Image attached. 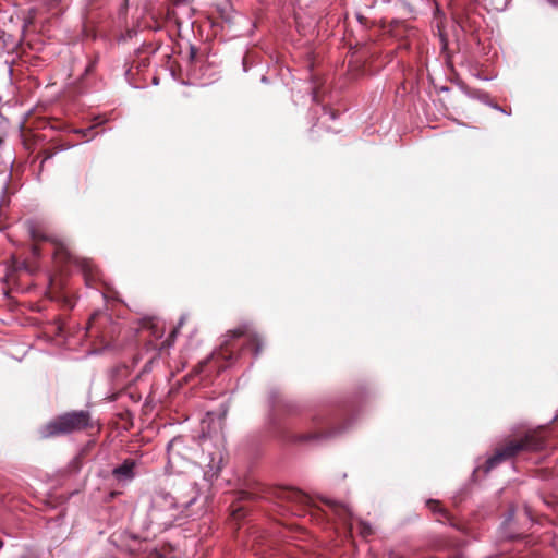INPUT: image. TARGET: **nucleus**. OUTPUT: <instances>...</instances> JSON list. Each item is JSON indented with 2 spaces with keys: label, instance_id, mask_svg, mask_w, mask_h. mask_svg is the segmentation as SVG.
I'll return each instance as SVG.
<instances>
[{
  "label": "nucleus",
  "instance_id": "obj_1",
  "mask_svg": "<svg viewBox=\"0 0 558 558\" xmlns=\"http://www.w3.org/2000/svg\"><path fill=\"white\" fill-rule=\"evenodd\" d=\"M545 442V438L536 432L526 434L520 440H510L505 446L498 448L495 453L486 461L485 472H489L496 465L514 457L522 450H541L544 448Z\"/></svg>",
  "mask_w": 558,
  "mask_h": 558
},
{
  "label": "nucleus",
  "instance_id": "obj_2",
  "mask_svg": "<svg viewBox=\"0 0 558 558\" xmlns=\"http://www.w3.org/2000/svg\"><path fill=\"white\" fill-rule=\"evenodd\" d=\"M89 424V413L86 411L69 412L50 421L40 428L43 438L60 436L81 430Z\"/></svg>",
  "mask_w": 558,
  "mask_h": 558
},
{
  "label": "nucleus",
  "instance_id": "obj_3",
  "mask_svg": "<svg viewBox=\"0 0 558 558\" xmlns=\"http://www.w3.org/2000/svg\"><path fill=\"white\" fill-rule=\"evenodd\" d=\"M198 498V489L195 483L182 481L174 492H158L154 497L157 506H162V499H170V507L180 508V512L184 513Z\"/></svg>",
  "mask_w": 558,
  "mask_h": 558
},
{
  "label": "nucleus",
  "instance_id": "obj_4",
  "mask_svg": "<svg viewBox=\"0 0 558 558\" xmlns=\"http://www.w3.org/2000/svg\"><path fill=\"white\" fill-rule=\"evenodd\" d=\"M170 463H177L180 459H189L185 452L183 437H174L167 447Z\"/></svg>",
  "mask_w": 558,
  "mask_h": 558
},
{
  "label": "nucleus",
  "instance_id": "obj_5",
  "mask_svg": "<svg viewBox=\"0 0 558 558\" xmlns=\"http://www.w3.org/2000/svg\"><path fill=\"white\" fill-rule=\"evenodd\" d=\"M136 462L132 459H125L122 464L112 470V475L118 481L130 482L134 478V468Z\"/></svg>",
  "mask_w": 558,
  "mask_h": 558
},
{
  "label": "nucleus",
  "instance_id": "obj_6",
  "mask_svg": "<svg viewBox=\"0 0 558 558\" xmlns=\"http://www.w3.org/2000/svg\"><path fill=\"white\" fill-rule=\"evenodd\" d=\"M221 456L217 454V457H213L210 462L207 464V470L205 471V478L208 481H213L216 478L221 470Z\"/></svg>",
  "mask_w": 558,
  "mask_h": 558
},
{
  "label": "nucleus",
  "instance_id": "obj_7",
  "mask_svg": "<svg viewBox=\"0 0 558 558\" xmlns=\"http://www.w3.org/2000/svg\"><path fill=\"white\" fill-rule=\"evenodd\" d=\"M28 233L33 241H47L49 238L33 222H28Z\"/></svg>",
  "mask_w": 558,
  "mask_h": 558
},
{
  "label": "nucleus",
  "instance_id": "obj_8",
  "mask_svg": "<svg viewBox=\"0 0 558 558\" xmlns=\"http://www.w3.org/2000/svg\"><path fill=\"white\" fill-rule=\"evenodd\" d=\"M331 507L335 509V511L339 515H342V514L351 515V510L345 505H340V504H337V502L332 501L331 502Z\"/></svg>",
  "mask_w": 558,
  "mask_h": 558
},
{
  "label": "nucleus",
  "instance_id": "obj_9",
  "mask_svg": "<svg viewBox=\"0 0 558 558\" xmlns=\"http://www.w3.org/2000/svg\"><path fill=\"white\" fill-rule=\"evenodd\" d=\"M251 344L253 345V353L257 356L262 351V342L257 336L251 338Z\"/></svg>",
  "mask_w": 558,
  "mask_h": 558
},
{
  "label": "nucleus",
  "instance_id": "obj_10",
  "mask_svg": "<svg viewBox=\"0 0 558 558\" xmlns=\"http://www.w3.org/2000/svg\"><path fill=\"white\" fill-rule=\"evenodd\" d=\"M153 508L160 511L177 509V507H170V499H162V506H157L153 501ZM178 510H180V508H178Z\"/></svg>",
  "mask_w": 558,
  "mask_h": 558
},
{
  "label": "nucleus",
  "instance_id": "obj_11",
  "mask_svg": "<svg viewBox=\"0 0 558 558\" xmlns=\"http://www.w3.org/2000/svg\"><path fill=\"white\" fill-rule=\"evenodd\" d=\"M228 345H229V344H228V341H226V342L223 343L222 348L220 349V351H219V352H216V353L214 354L213 359H214V360H218V359H220V357H223V359H225V357H227V355L229 356V355H230V353H229V351H228Z\"/></svg>",
  "mask_w": 558,
  "mask_h": 558
},
{
  "label": "nucleus",
  "instance_id": "obj_12",
  "mask_svg": "<svg viewBox=\"0 0 558 558\" xmlns=\"http://www.w3.org/2000/svg\"><path fill=\"white\" fill-rule=\"evenodd\" d=\"M360 533L363 537H367L372 534V526L367 523L361 522L360 523Z\"/></svg>",
  "mask_w": 558,
  "mask_h": 558
},
{
  "label": "nucleus",
  "instance_id": "obj_13",
  "mask_svg": "<svg viewBox=\"0 0 558 558\" xmlns=\"http://www.w3.org/2000/svg\"><path fill=\"white\" fill-rule=\"evenodd\" d=\"M427 506L434 511V512H439L441 515H446L445 514V511L442 509H440L438 502L436 500H428L427 501Z\"/></svg>",
  "mask_w": 558,
  "mask_h": 558
},
{
  "label": "nucleus",
  "instance_id": "obj_14",
  "mask_svg": "<svg viewBox=\"0 0 558 558\" xmlns=\"http://www.w3.org/2000/svg\"><path fill=\"white\" fill-rule=\"evenodd\" d=\"M242 335H243V331L241 329H236V330L231 331L230 335H228V336L231 338H239Z\"/></svg>",
  "mask_w": 558,
  "mask_h": 558
},
{
  "label": "nucleus",
  "instance_id": "obj_15",
  "mask_svg": "<svg viewBox=\"0 0 558 558\" xmlns=\"http://www.w3.org/2000/svg\"><path fill=\"white\" fill-rule=\"evenodd\" d=\"M62 2V0H48V5L50 8H56L57 5H59L60 3Z\"/></svg>",
  "mask_w": 558,
  "mask_h": 558
},
{
  "label": "nucleus",
  "instance_id": "obj_16",
  "mask_svg": "<svg viewBox=\"0 0 558 558\" xmlns=\"http://www.w3.org/2000/svg\"><path fill=\"white\" fill-rule=\"evenodd\" d=\"M33 254H34V255H38V254H39V251H38L37 245H34V246H33Z\"/></svg>",
  "mask_w": 558,
  "mask_h": 558
},
{
  "label": "nucleus",
  "instance_id": "obj_17",
  "mask_svg": "<svg viewBox=\"0 0 558 558\" xmlns=\"http://www.w3.org/2000/svg\"><path fill=\"white\" fill-rule=\"evenodd\" d=\"M317 92L313 90V101H317Z\"/></svg>",
  "mask_w": 558,
  "mask_h": 558
},
{
  "label": "nucleus",
  "instance_id": "obj_18",
  "mask_svg": "<svg viewBox=\"0 0 558 558\" xmlns=\"http://www.w3.org/2000/svg\"><path fill=\"white\" fill-rule=\"evenodd\" d=\"M184 323V316L181 317L180 322H179V325L182 326Z\"/></svg>",
  "mask_w": 558,
  "mask_h": 558
},
{
  "label": "nucleus",
  "instance_id": "obj_19",
  "mask_svg": "<svg viewBox=\"0 0 558 558\" xmlns=\"http://www.w3.org/2000/svg\"><path fill=\"white\" fill-rule=\"evenodd\" d=\"M314 437H315V436H305L303 439L308 440V439H312V438H314Z\"/></svg>",
  "mask_w": 558,
  "mask_h": 558
},
{
  "label": "nucleus",
  "instance_id": "obj_20",
  "mask_svg": "<svg viewBox=\"0 0 558 558\" xmlns=\"http://www.w3.org/2000/svg\"><path fill=\"white\" fill-rule=\"evenodd\" d=\"M329 116H330V118H331V119H335V118H336L335 113H333V112H331V111L329 112Z\"/></svg>",
  "mask_w": 558,
  "mask_h": 558
},
{
  "label": "nucleus",
  "instance_id": "obj_21",
  "mask_svg": "<svg viewBox=\"0 0 558 558\" xmlns=\"http://www.w3.org/2000/svg\"><path fill=\"white\" fill-rule=\"evenodd\" d=\"M177 332H178V329H177V328H174V329L172 330L171 335H172V336H175V333H177Z\"/></svg>",
  "mask_w": 558,
  "mask_h": 558
},
{
  "label": "nucleus",
  "instance_id": "obj_22",
  "mask_svg": "<svg viewBox=\"0 0 558 558\" xmlns=\"http://www.w3.org/2000/svg\"><path fill=\"white\" fill-rule=\"evenodd\" d=\"M513 517V512H510L509 513V519H511Z\"/></svg>",
  "mask_w": 558,
  "mask_h": 558
},
{
  "label": "nucleus",
  "instance_id": "obj_23",
  "mask_svg": "<svg viewBox=\"0 0 558 558\" xmlns=\"http://www.w3.org/2000/svg\"><path fill=\"white\" fill-rule=\"evenodd\" d=\"M554 420H558V413L555 415Z\"/></svg>",
  "mask_w": 558,
  "mask_h": 558
}]
</instances>
